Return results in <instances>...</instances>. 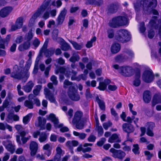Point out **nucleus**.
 Masks as SVG:
<instances>
[{"instance_id":"nucleus-1","label":"nucleus","mask_w":161,"mask_h":161,"mask_svg":"<svg viewBox=\"0 0 161 161\" xmlns=\"http://www.w3.org/2000/svg\"><path fill=\"white\" fill-rule=\"evenodd\" d=\"M157 5L156 0H145L141 1V5L139 3H137L134 4V7L136 12L138 11L141 7H142L143 10L148 11L152 10L153 13L157 15L158 12L155 10L153 9L155 8Z\"/></svg>"},{"instance_id":"nucleus-2","label":"nucleus","mask_w":161,"mask_h":161,"mask_svg":"<svg viewBox=\"0 0 161 161\" xmlns=\"http://www.w3.org/2000/svg\"><path fill=\"white\" fill-rule=\"evenodd\" d=\"M51 0H45L39 8L33 14L31 18L29 24L30 25L33 24L36 18L40 16L47 9Z\"/></svg>"},{"instance_id":"nucleus-3","label":"nucleus","mask_w":161,"mask_h":161,"mask_svg":"<svg viewBox=\"0 0 161 161\" xmlns=\"http://www.w3.org/2000/svg\"><path fill=\"white\" fill-rule=\"evenodd\" d=\"M127 23V19L126 17L119 16L112 19L109 23V25L113 28H116L126 25Z\"/></svg>"},{"instance_id":"nucleus-4","label":"nucleus","mask_w":161,"mask_h":161,"mask_svg":"<svg viewBox=\"0 0 161 161\" xmlns=\"http://www.w3.org/2000/svg\"><path fill=\"white\" fill-rule=\"evenodd\" d=\"M17 66H14V72H12L11 74V77L16 79H22L23 81L25 82L29 76V73L28 71L19 72L18 70V71L17 70Z\"/></svg>"},{"instance_id":"nucleus-5","label":"nucleus","mask_w":161,"mask_h":161,"mask_svg":"<svg viewBox=\"0 0 161 161\" xmlns=\"http://www.w3.org/2000/svg\"><path fill=\"white\" fill-rule=\"evenodd\" d=\"M33 37L32 31L31 30L25 35L24 38V42L19 46L18 48L19 50L23 51L29 48L31 45L30 41Z\"/></svg>"},{"instance_id":"nucleus-6","label":"nucleus","mask_w":161,"mask_h":161,"mask_svg":"<svg viewBox=\"0 0 161 161\" xmlns=\"http://www.w3.org/2000/svg\"><path fill=\"white\" fill-rule=\"evenodd\" d=\"M48 120H50L52 121L54 125V126L56 128L61 127L60 130L62 132H65L69 130V129L66 127H63V125L62 124H59L58 119L56 117L55 115L53 114H50L47 118Z\"/></svg>"},{"instance_id":"nucleus-7","label":"nucleus","mask_w":161,"mask_h":161,"mask_svg":"<svg viewBox=\"0 0 161 161\" xmlns=\"http://www.w3.org/2000/svg\"><path fill=\"white\" fill-rule=\"evenodd\" d=\"M129 36V32L127 30H121L117 32L115 35V39L118 41L124 42L128 41Z\"/></svg>"},{"instance_id":"nucleus-8","label":"nucleus","mask_w":161,"mask_h":161,"mask_svg":"<svg viewBox=\"0 0 161 161\" xmlns=\"http://www.w3.org/2000/svg\"><path fill=\"white\" fill-rule=\"evenodd\" d=\"M113 67L116 69H118L119 72L122 75L125 76H130L132 73L131 67L127 66H123L119 67L118 65H114Z\"/></svg>"},{"instance_id":"nucleus-9","label":"nucleus","mask_w":161,"mask_h":161,"mask_svg":"<svg viewBox=\"0 0 161 161\" xmlns=\"http://www.w3.org/2000/svg\"><path fill=\"white\" fill-rule=\"evenodd\" d=\"M68 95L69 97L73 100L77 101L80 99L77 91L74 86H71L69 87L68 92Z\"/></svg>"},{"instance_id":"nucleus-10","label":"nucleus","mask_w":161,"mask_h":161,"mask_svg":"<svg viewBox=\"0 0 161 161\" xmlns=\"http://www.w3.org/2000/svg\"><path fill=\"white\" fill-rule=\"evenodd\" d=\"M153 75L151 70L145 71L142 76L143 80L147 83L151 82L153 80Z\"/></svg>"},{"instance_id":"nucleus-11","label":"nucleus","mask_w":161,"mask_h":161,"mask_svg":"<svg viewBox=\"0 0 161 161\" xmlns=\"http://www.w3.org/2000/svg\"><path fill=\"white\" fill-rule=\"evenodd\" d=\"M48 42L46 41L40 51V53H44L46 57H49L52 56L54 53V50L53 48L47 49Z\"/></svg>"},{"instance_id":"nucleus-12","label":"nucleus","mask_w":161,"mask_h":161,"mask_svg":"<svg viewBox=\"0 0 161 161\" xmlns=\"http://www.w3.org/2000/svg\"><path fill=\"white\" fill-rule=\"evenodd\" d=\"M110 152L112 153V156L114 158L122 159L125 156V154L123 151L120 150H117L112 148L110 150Z\"/></svg>"},{"instance_id":"nucleus-13","label":"nucleus","mask_w":161,"mask_h":161,"mask_svg":"<svg viewBox=\"0 0 161 161\" xmlns=\"http://www.w3.org/2000/svg\"><path fill=\"white\" fill-rule=\"evenodd\" d=\"M13 8L11 7H7L3 8L0 11V16L2 18L6 17L11 13Z\"/></svg>"},{"instance_id":"nucleus-14","label":"nucleus","mask_w":161,"mask_h":161,"mask_svg":"<svg viewBox=\"0 0 161 161\" xmlns=\"http://www.w3.org/2000/svg\"><path fill=\"white\" fill-rule=\"evenodd\" d=\"M3 144L5 146L6 149L11 153H13L15 151V147L14 144L12 143L11 142L8 141H3Z\"/></svg>"},{"instance_id":"nucleus-15","label":"nucleus","mask_w":161,"mask_h":161,"mask_svg":"<svg viewBox=\"0 0 161 161\" xmlns=\"http://www.w3.org/2000/svg\"><path fill=\"white\" fill-rule=\"evenodd\" d=\"M44 93L46 98L48 99L51 102L55 103L56 102L53 94L50 92V91L47 88H45L44 89Z\"/></svg>"},{"instance_id":"nucleus-16","label":"nucleus","mask_w":161,"mask_h":161,"mask_svg":"<svg viewBox=\"0 0 161 161\" xmlns=\"http://www.w3.org/2000/svg\"><path fill=\"white\" fill-rule=\"evenodd\" d=\"M23 18L21 17L18 18L16 21L15 25H12L11 29L13 31H14L18 28H21L23 24Z\"/></svg>"},{"instance_id":"nucleus-17","label":"nucleus","mask_w":161,"mask_h":161,"mask_svg":"<svg viewBox=\"0 0 161 161\" xmlns=\"http://www.w3.org/2000/svg\"><path fill=\"white\" fill-rule=\"evenodd\" d=\"M30 148L31 151V154L32 156L35 155L38 149V144L35 142H31L30 144Z\"/></svg>"},{"instance_id":"nucleus-18","label":"nucleus","mask_w":161,"mask_h":161,"mask_svg":"<svg viewBox=\"0 0 161 161\" xmlns=\"http://www.w3.org/2000/svg\"><path fill=\"white\" fill-rule=\"evenodd\" d=\"M66 12L67 10L65 8L61 12L56 20L58 25H61L63 23Z\"/></svg>"},{"instance_id":"nucleus-19","label":"nucleus","mask_w":161,"mask_h":161,"mask_svg":"<svg viewBox=\"0 0 161 161\" xmlns=\"http://www.w3.org/2000/svg\"><path fill=\"white\" fill-rule=\"evenodd\" d=\"M122 128L124 131L128 133L132 132L134 130L133 126L132 125L127 123L124 124L122 125Z\"/></svg>"},{"instance_id":"nucleus-20","label":"nucleus","mask_w":161,"mask_h":161,"mask_svg":"<svg viewBox=\"0 0 161 161\" xmlns=\"http://www.w3.org/2000/svg\"><path fill=\"white\" fill-rule=\"evenodd\" d=\"M144 101L146 103H149L151 98V94L150 92L148 91H145L143 95Z\"/></svg>"},{"instance_id":"nucleus-21","label":"nucleus","mask_w":161,"mask_h":161,"mask_svg":"<svg viewBox=\"0 0 161 161\" xmlns=\"http://www.w3.org/2000/svg\"><path fill=\"white\" fill-rule=\"evenodd\" d=\"M121 140L119 137L118 135L116 134H113L108 138V142L111 143L115 142H121Z\"/></svg>"},{"instance_id":"nucleus-22","label":"nucleus","mask_w":161,"mask_h":161,"mask_svg":"<svg viewBox=\"0 0 161 161\" xmlns=\"http://www.w3.org/2000/svg\"><path fill=\"white\" fill-rule=\"evenodd\" d=\"M110 80L108 79L105 80L104 82H100L98 88L101 91H104L106 88L107 85L110 83Z\"/></svg>"},{"instance_id":"nucleus-23","label":"nucleus","mask_w":161,"mask_h":161,"mask_svg":"<svg viewBox=\"0 0 161 161\" xmlns=\"http://www.w3.org/2000/svg\"><path fill=\"white\" fill-rule=\"evenodd\" d=\"M34 85L32 81H30L26 84L25 86L23 87V89L26 92H29L31 91Z\"/></svg>"},{"instance_id":"nucleus-24","label":"nucleus","mask_w":161,"mask_h":161,"mask_svg":"<svg viewBox=\"0 0 161 161\" xmlns=\"http://www.w3.org/2000/svg\"><path fill=\"white\" fill-rule=\"evenodd\" d=\"M5 39H3L0 36V56H3L6 55V52L3 50L1 49H4L5 48L4 44L5 42Z\"/></svg>"},{"instance_id":"nucleus-25","label":"nucleus","mask_w":161,"mask_h":161,"mask_svg":"<svg viewBox=\"0 0 161 161\" xmlns=\"http://www.w3.org/2000/svg\"><path fill=\"white\" fill-rule=\"evenodd\" d=\"M147 135L153 136V133L150 130L152 129L155 126L154 123L153 122H149L147 123Z\"/></svg>"},{"instance_id":"nucleus-26","label":"nucleus","mask_w":161,"mask_h":161,"mask_svg":"<svg viewBox=\"0 0 161 161\" xmlns=\"http://www.w3.org/2000/svg\"><path fill=\"white\" fill-rule=\"evenodd\" d=\"M82 116V113L80 111L76 112L74 116L72 123L73 125H75L79 121Z\"/></svg>"},{"instance_id":"nucleus-27","label":"nucleus","mask_w":161,"mask_h":161,"mask_svg":"<svg viewBox=\"0 0 161 161\" xmlns=\"http://www.w3.org/2000/svg\"><path fill=\"white\" fill-rule=\"evenodd\" d=\"M120 49V45L117 43L113 44L111 47V51L112 53H116L118 52Z\"/></svg>"},{"instance_id":"nucleus-28","label":"nucleus","mask_w":161,"mask_h":161,"mask_svg":"<svg viewBox=\"0 0 161 161\" xmlns=\"http://www.w3.org/2000/svg\"><path fill=\"white\" fill-rule=\"evenodd\" d=\"M78 144V142L75 140L68 141L66 143V146L70 149H72L74 147L77 146Z\"/></svg>"},{"instance_id":"nucleus-29","label":"nucleus","mask_w":161,"mask_h":161,"mask_svg":"<svg viewBox=\"0 0 161 161\" xmlns=\"http://www.w3.org/2000/svg\"><path fill=\"white\" fill-rule=\"evenodd\" d=\"M161 103V95L160 94L155 95L153 100V104L155 105L156 103Z\"/></svg>"},{"instance_id":"nucleus-30","label":"nucleus","mask_w":161,"mask_h":161,"mask_svg":"<svg viewBox=\"0 0 161 161\" xmlns=\"http://www.w3.org/2000/svg\"><path fill=\"white\" fill-rule=\"evenodd\" d=\"M38 126L41 127V130H44L45 127L44 126V125L46 123V119L44 118H42L41 117L38 118Z\"/></svg>"},{"instance_id":"nucleus-31","label":"nucleus","mask_w":161,"mask_h":161,"mask_svg":"<svg viewBox=\"0 0 161 161\" xmlns=\"http://www.w3.org/2000/svg\"><path fill=\"white\" fill-rule=\"evenodd\" d=\"M69 41L71 43L74 48L76 50H80L83 47V44L82 43L80 44L73 41L69 40Z\"/></svg>"},{"instance_id":"nucleus-32","label":"nucleus","mask_w":161,"mask_h":161,"mask_svg":"<svg viewBox=\"0 0 161 161\" xmlns=\"http://www.w3.org/2000/svg\"><path fill=\"white\" fill-rule=\"evenodd\" d=\"M32 115V113H30L23 117V122L25 125H26L28 124V122L30 121Z\"/></svg>"},{"instance_id":"nucleus-33","label":"nucleus","mask_w":161,"mask_h":161,"mask_svg":"<svg viewBox=\"0 0 161 161\" xmlns=\"http://www.w3.org/2000/svg\"><path fill=\"white\" fill-rule=\"evenodd\" d=\"M80 58L79 55L75 53L69 58V60L72 62L75 63L76 61H78Z\"/></svg>"},{"instance_id":"nucleus-34","label":"nucleus","mask_w":161,"mask_h":161,"mask_svg":"<svg viewBox=\"0 0 161 161\" xmlns=\"http://www.w3.org/2000/svg\"><path fill=\"white\" fill-rule=\"evenodd\" d=\"M59 72L61 73L64 74L67 77H69V74L68 73V72L67 71H66L65 69L63 67H60L59 69V71L57 69L56 70L55 74H58Z\"/></svg>"},{"instance_id":"nucleus-35","label":"nucleus","mask_w":161,"mask_h":161,"mask_svg":"<svg viewBox=\"0 0 161 161\" xmlns=\"http://www.w3.org/2000/svg\"><path fill=\"white\" fill-rule=\"evenodd\" d=\"M47 136L45 132H42L40 135L39 140L40 142H42L47 140Z\"/></svg>"},{"instance_id":"nucleus-36","label":"nucleus","mask_w":161,"mask_h":161,"mask_svg":"<svg viewBox=\"0 0 161 161\" xmlns=\"http://www.w3.org/2000/svg\"><path fill=\"white\" fill-rule=\"evenodd\" d=\"M61 48L63 50L67 51L71 49V47L69 44L65 42H63L61 43Z\"/></svg>"},{"instance_id":"nucleus-37","label":"nucleus","mask_w":161,"mask_h":161,"mask_svg":"<svg viewBox=\"0 0 161 161\" xmlns=\"http://www.w3.org/2000/svg\"><path fill=\"white\" fill-rule=\"evenodd\" d=\"M73 134L75 136H78L80 139H85L86 136V135L84 133H80L75 131L73 132Z\"/></svg>"},{"instance_id":"nucleus-38","label":"nucleus","mask_w":161,"mask_h":161,"mask_svg":"<svg viewBox=\"0 0 161 161\" xmlns=\"http://www.w3.org/2000/svg\"><path fill=\"white\" fill-rule=\"evenodd\" d=\"M42 88L41 85H37L36 86L33 91V93L36 96L38 95Z\"/></svg>"},{"instance_id":"nucleus-39","label":"nucleus","mask_w":161,"mask_h":161,"mask_svg":"<svg viewBox=\"0 0 161 161\" xmlns=\"http://www.w3.org/2000/svg\"><path fill=\"white\" fill-rule=\"evenodd\" d=\"M96 129L97 130L98 136H101L103 134V130L101 126H100L99 124L96 125Z\"/></svg>"},{"instance_id":"nucleus-40","label":"nucleus","mask_w":161,"mask_h":161,"mask_svg":"<svg viewBox=\"0 0 161 161\" xmlns=\"http://www.w3.org/2000/svg\"><path fill=\"white\" fill-rule=\"evenodd\" d=\"M50 3H49L48 6L47 8V10L43 14L42 18L44 19L45 20H46L47 19H48L50 15V13H49V8H48V6L50 5Z\"/></svg>"},{"instance_id":"nucleus-41","label":"nucleus","mask_w":161,"mask_h":161,"mask_svg":"<svg viewBox=\"0 0 161 161\" xmlns=\"http://www.w3.org/2000/svg\"><path fill=\"white\" fill-rule=\"evenodd\" d=\"M139 148L138 144H135L133 145L132 151L135 154H137L139 153Z\"/></svg>"},{"instance_id":"nucleus-42","label":"nucleus","mask_w":161,"mask_h":161,"mask_svg":"<svg viewBox=\"0 0 161 161\" xmlns=\"http://www.w3.org/2000/svg\"><path fill=\"white\" fill-rule=\"evenodd\" d=\"M96 40V37H93L90 41H88L86 45V47L87 48H90L92 46V43L95 42Z\"/></svg>"},{"instance_id":"nucleus-43","label":"nucleus","mask_w":161,"mask_h":161,"mask_svg":"<svg viewBox=\"0 0 161 161\" xmlns=\"http://www.w3.org/2000/svg\"><path fill=\"white\" fill-rule=\"evenodd\" d=\"M97 101L98 104L100 108L102 110H103L105 108V105L104 102L101 100L98 97L97 98Z\"/></svg>"},{"instance_id":"nucleus-44","label":"nucleus","mask_w":161,"mask_h":161,"mask_svg":"<svg viewBox=\"0 0 161 161\" xmlns=\"http://www.w3.org/2000/svg\"><path fill=\"white\" fill-rule=\"evenodd\" d=\"M24 105L30 109H32L33 108V103L30 101H25L24 103Z\"/></svg>"},{"instance_id":"nucleus-45","label":"nucleus","mask_w":161,"mask_h":161,"mask_svg":"<svg viewBox=\"0 0 161 161\" xmlns=\"http://www.w3.org/2000/svg\"><path fill=\"white\" fill-rule=\"evenodd\" d=\"M140 76V75L139 73H138L136 75L137 78L136 79L134 82V85L136 86H138L140 84V81L139 80Z\"/></svg>"},{"instance_id":"nucleus-46","label":"nucleus","mask_w":161,"mask_h":161,"mask_svg":"<svg viewBox=\"0 0 161 161\" xmlns=\"http://www.w3.org/2000/svg\"><path fill=\"white\" fill-rule=\"evenodd\" d=\"M118 8V5L117 4H113L110 5L109 10L112 13L116 12Z\"/></svg>"},{"instance_id":"nucleus-47","label":"nucleus","mask_w":161,"mask_h":161,"mask_svg":"<svg viewBox=\"0 0 161 161\" xmlns=\"http://www.w3.org/2000/svg\"><path fill=\"white\" fill-rule=\"evenodd\" d=\"M108 37L109 38H113L114 36V33L113 29H108L107 31Z\"/></svg>"},{"instance_id":"nucleus-48","label":"nucleus","mask_w":161,"mask_h":161,"mask_svg":"<svg viewBox=\"0 0 161 161\" xmlns=\"http://www.w3.org/2000/svg\"><path fill=\"white\" fill-rule=\"evenodd\" d=\"M106 139L105 138H102L97 143V145L99 147L102 146L106 141Z\"/></svg>"},{"instance_id":"nucleus-49","label":"nucleus","mask_w":161,"mask_h":161,"mask_svg":"<svg viewBox=\"0 0 161 161\" xmlns=\"http://www.w3.org/2000/svg\"><path fill=\"white\" fill-rule=\"evenodd\" d=\"M117 88V86L114 84H110L108 86V89L110 91H115L116 90Z\"/></svg>"},{"instance_id":"nucleus-50","label":"nucleus","mask_w":161,"mask_h":161,"mask_svg":"<svg viewBox=\"0 0 161 161\" xmlns=\"http://www.w3.org/2000/svg\"><path fill=\"white\" fill-rule=\"evenodd\" d=\"M112 124L110 122L104 123L103 124V126L105 130H107L108 128L111 126Z\"/></svg>"},{"instance_id":"nucleus-51","label":"nucleus","mask_w":161,"mask_h":161,"mask_svg":"<svg viewBox=\"0 0 161 161\" xmlns=\"http://www.w3.org/2000/svg\"><path fill=\"white\" fill-rule=\"evenodd\" d=\"M56 151L57 152L56 154L58 155H63L64 154V152L62 151L61 148L59 147H57L56 148Z\"/></svg>"},{"instance_id":"nucleus-52","label":"nucleus","mask_w":161,"mask_h":161,"mask_svg":"<svg viewBox=\"0 0 161 161\" xmlns=\"http://www.w3.org/2000/svg\"><path fill=\"white\" fill-rule=\"evenodd\" d=\"M31 63H32L31 59V58L29 59L27 61V62L25 66V68L27 70H28L30 68L31 66Z\"/></svg>"},{"instance_id":"nucleus-53","label":"nucleus","mask_w":161,"mask_h":161,"mask_svg":"<svg viewBox=\"0 0 161 161\" xmlns=\"http://www.w3.org/2000/svg\"><path fill=\"white\" fill-rule=\"evenodd\" d=\"M57 136L54 134H52L50 137V140L53 142H55L57 140Z\"/></svg>"},{"instance_id":"nucleus-54","label":"nucleus","mask_w":161,"mask_h":161,"mask_svg":"<svg viewBox=\"0 0 161 161\" xmlns=\"http://www.w3.org/2000/svg\"><path fill=\"white\" fill-rule=\"evenodd\" d=\"M50 80L54 85H57V84L58 81L57 80V77L55 76L52 75L51 77Z\"/></svg>"},{"instance_id":"nucleus-55","label":"nucleus","mask_w":161,"mask_h":161,"mask_svg":"<svg viewBox=\"0 0 161 161\" xmlns=\"http://www.w3.org/2000/svg\"><path fill=\"white\" fill-rule=\"evenodd\" d=\"M40 44V42L39 40L36 38L33 41V44L34 46L37 47Z\"/></svg>"},{"instance_id":"nucleus-56","label":"nucleus","mask_w":161,"mask_h":161,"mask_svg":"<svg viewBox=\"0 0 161 161\" xmlns=\"http://www.w3.org/2000/svg\"><path fill=\"white\" fill-rule=\"evenodd\" d=\"M88 73V71L87 69H85L84 71V75H81L80 76L81 78L83 80H85L86 79V75Z\"/></svg>"},{"instance_id":"nucleus-57","label":"nucleus","mask_w":161,"mask_h":161,"mask_svg":"<svg viewBox=\"0 0 161 161\" xmlns=\"http://www.w3.org/2000/svg\"><path fill=\"white\" fill-rule=\"evenodd\" d=\"M96 139V137L93 135H91L88 138V140L90 142H94Z\"/></svg>"},{"instance_id":"nucleus-58","label":"nucleus","mask_w":161,"mask_h":161,"mask_svg":"<svg viewBox=\"0 0 161 161\" xmlns=\"http://www.w3.org/2000/svg\"><path fill=\"white\" fill-rule=\"evenodd\" d=\"M31 137V136H29L27 137H23L22 138H21V140L23 144L25 143L28 140L30 139Z\"/></svg>"},{"instance_id":"nucleus-59","label":"nucleus","mask_w":161,"mask_h":161,"mask_svg":"<svg viewBox=\"0 0 161 161\" xmlns=\"http://www.w3.org/2000/svg\"><path fill=\"white\" fill-rule=\"evenodd\" d=\"M49 13L51 17H54L56 15V10L55 9H53L50 11H49Z\"/></svg>"},{"instance_id":"nucleus-60","label":"nucleus","mask_w":161,"mask_h":161,"mask_svg":"<svg viewBox=\"0 0 161 161\" xmlns=\"http://www.w3.org/2000/svg\"><path fill=\"white\" fill-rule=\"evenodd\" d=\"M91 2L94 3H95L98 5H100L103 3L102 0H91Z\"/></svg>"},{"instance_id":"nucleus-61","label":"nucleus","mask_w":161,"mask_h":161,"mask_svg":"<svg viewBox=\"0 0 161 161\" xmlns=\"http://www.w3.org/2000/svg\"><path fill=\"white\" fill-rule=\"evenodd\" d=\"M43 149L45 150L52 149L50 145L49 144H46L44 145L43 147Z\"/></svg>"},{"instance_id":"nucleus-62","label":"nucleus","mask_w":161,"mask_h":161,"mask_svg":"<svg viewBox=\"0 0 161 161\" xmlns=\"http://www.w3.org/2000/svg\"><path fill=\"white\" fill-rule=\"evenodd\" d=\"M14 114L11 113H9L8 114L6 118V120L8 122L9 120L13 119V116Z\"/></svg>"},{"instance_id":"nucleus-63","label":"nucleus","mask_w":161,"mask_h":161,"mask_svg":"<svg viewBox=\"0 0 161 161\" xmlns=\"http://www.w3.org/2000/svg\"><path fill=\"white\" fill-rule=\"evenodd\" d=\"M140 29V31L142 33H143L145 31L146 29L144 26V23H142L141 24Z\"/></svg>"},{"instance_id":"nucleus-64","label":"nucleus","mask_w":161,"mask_h":161,"mask_svg":"<svg viewBox=\"0 0 161 161\" xmlns=\"http://www.w3.org/2000/svg\"><path fill=\"white\" fill-rule=\"evenodd\" d=\"M9 154L8 153H5V155L3 158V161H7L9 158Z\"/></svg>"}]
</instances>
